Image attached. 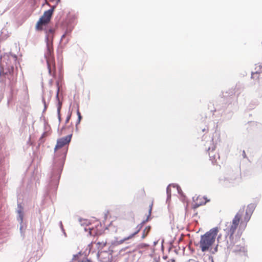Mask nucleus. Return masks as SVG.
Returning <instances> with one entry per match:
<instances>
[{
    "mask_svg": "<svg viewBox=\"0 0 262 262\" xmlns=\"http://www.w3.org/2000/svg\"><path fill=\"white\" fill-rule=\"evenodd\" d=\"M150 217L149 216H147V218L145 220H144L140 224H139L136 228V231L133 233L134 235L135 236L137 233H139V232L141 230L142 228L143 227V225L147 223L150 219Z\"/></svg>",
    "mask_w": 262,
    "mask_h": 262,
    "instance_id": "14",
    "label": "nucleus"
},
{
    "mask_svg": "<svg viewBox=\"0 0 262 262\" xmlns=\"http://www.w3.org/2000/svg\"><path fill=\"white\" fill-rule=\"evenodd\" d=\"M111 248H112V246H111L108 248L109 255H111V256L108 257L107 260L105 262H112V258H113L112 254H113L114 251L113 249H111Z\"/></svg>",
    "mask_w": 262,
    "mask_h": 262,
    "instance_id": "24",
    "label": "nucleus"
},
{
    "mask_svg": "<svg viewBox=\"0 0 262 262\" xmlns=\"http://www.w3.org/2000/svg\"><path fill=\"white\" fill-rule=\"evenodd\" d=\"M260 72L259 70H257L255 72H251V78L255 79L258 84L259 83V75Z\"/></svg>",
    "mask_w": 262,
    "mask_h": 262,
    "instance_id": "17",
    "label": "nucleus"
},
{
    "mask_svg": "<svg viewBox=\"0 0 262 262\" xmlns=\"http://www.w3.org/2000/svg\"><path fill=\"white\" fill-rule=\"evenodd\" d=\"M2 55L1 54L0 55V60H2Z\"/></svg>",
    "mask_w": 262,
    "mask_h": 262,
    "instance_id": "64",
    "label": "nucleus"
},
{
    "mask_svg": "<svg viewBox=\"0 0 262 262\" xmlns=\"http://www.w3.org/2000/svg\"><path fill=\"white\" fill-rule=\"evenodd\" d=\"M80 255L81 252H79L78 254L74 255L72 260H76L78 258L79 256Z\"/></svg>",
    "mask_w": 262,
    "mask_h": 262,
    "instance_id": "39",
    "label": "nucleus"
},
{
    "mask_svg": "<svg viewBox=\"0 0 262 262\" xmlns=\"http://www.w3.org/2000/svg\"><path fill=\"white\" fill-rule=\"evenodd\" d=\"M59 224H60V228H61V230H62V232L63 233V234H64V236H67L65 230H64V228H63V225H62V224L61 221H60V222H59Z\"/></svg>",
    "mask_w": 262,
    "mask_h": 262,
    "instance_id": "31",
    "label": "nucleus"
},
{
    "mask_svg": "<svg viewBox=\"0 0 262 262\" xmlns=\"http://www.w3.org/2000/svg\"><path fill=\"white\" fill-rule=\"evenodd\" d=\"M221 238V234H220L217 236V243H220V239Z\"/></svg>",
    "mask_w": 262,
    "mask_h": 262,
    "instance_id": "45",
    "label": "nucleus"
},
{
    "mask_svg": "<svg viewBox=\"0 0 262 262\" xmlns=\"http://www.w3.org/2000/svg\"><path fill=\"white\" fill-rule=\"evenodd\" d=\"M82 118V115L77 116V120H78L79 121H81Z\"/></svg>",
    "mask_w": 262,
    "mask_h": 262,
    "instance_id": "50",
    "label": "nucleus"
},
{
    "mask_svg": "<svg viewBox=\"0 0 262 262\" xmlns=\"http://www.w3.org/2000/svg\"><path fill=\"white\" fill-rule=\"evenodd\" d=\"M251 215L252 214L246 212L244 221H245L246 223L250 220Z\"/></svg>",
    "mask_w": 262,
    "mask_h": 262,
    "instance_id": "26",
    "label": "nucleus"
},
{
    "mask_svg": "<svg viewBox=\"0 0 262 262\" xmlns=\"http://www.w3.org/2000/svg\"><path fill=\"white\" fill-rule=\"evenodd\" d=\"M157 243H158V241L154 242V245H156L157 244Z\"/></svg>",
    "mask_w": 262,
    "mask_h": 262,
    "instance_id": "61",
    "label": "nucleus"
},
{
    "mask_svg": "<svg viewBox=\"0 0 262 262\" xmlns=\"http://www.w3.org/2000/svg\"><path fill=\"white\" fill-rule=\"evenodd\" d=\"M106 244V242H98L97 243V245L98 246V248H100V247L102 248H103Z\"/></svg>",
    "mask_w": 262,
    "mask_h": 262,
    "instance_id": "29",
    "label": "nucleus"
},
{
    "mask_svg": "<svg viewBox=\"0 0 262 262\" xmlns=\"http://www.w3.org/2000/svg\"><path fill=\"white\" fill-rule=\"evenodd\" d=\"M72 137V134H70L66 137L58 138L57 140L56 144L54 149V153L56 154L53 158L48 185L45 193L46 197H48L51 194L54 195L56 194L66 159L68 148L63 149L59 152L57 151L58 149L69 144Z\"/></svg>",
    "mask_w": 262,
    "mask_h": 262,
    "instance_id": "1",
    "label": "nucleus"
},
{
    "mask_svg": "<svg viewBox=\"0 0 262 262\" xmlns=\"http://www.w3.org/2000/svg\"><path fill=\"white\" fill-rule=\"evenodd\" d=\"M14 70L15 69H14ZM7 76L9 80V85L11 88V92H12L13 89L14 88V85L17 81L16 76L14 75V70H13V72H11L10 74H8V75H7Z\"/></svg>",
    "mask_w": 262,
    "mask_h": 262,
    "instance_id": "10",
    "label": "nucleus"
},
{
    "mask_svg": "<svg viewBox=\"0 0 262 262\" xmlns=\"http://www.w3.org/2000/svg\"><path fill=\"white\" fill-rule=\"evenodd\" d=\"M46 134V133H43L42 135V136L40 137V138H39V142H40V143H41L43 142V136Z\"/></svg>",
    "mask_w": 262,
    "mask_h": 262,
    "instance_id": "41",
    "label": "nucleus"
},
{
    "mask_svg": "<svg viewBox=\"0 0 262 262\" xmlns=\"http://www.w3.org/2000/svg\"><path fill=\"white\" fill-rule=\"evenodd\" d=\"M152 207V203L149 205V210H148V216H149V217H150V215L151 214Z\"/></svg>",
    "mask_w": 262,
    "mask_h": 262,
    "instance_id": "38",
    "label": "nucleus"
},
{
    "mask_svg": "<svg viewBox=\"0 0 262 262\" xmlns=\"http://www.w3.org/2000/svg\"><path fill=\"white\" fill-rule=\"evenodd\" d=\"M199 196H198L196 199V200L197 201V202H199V203H204V202L205 201H199Z\"/></svg>",
    "mask_w": 262,
    "mask_h": 262,
    "instance_id": "47",
    "label": "nucleus"
},
{
    "mask_svg": "<svg viewBox=\"0 0 262 262\" xmlns=\"http://www.w3.org/2000/svg\"><path fill=\"white\" fill-rule=\"evenodd\" d=\"M66 124H64V125L62 126V127L61 128V131H63V130H64L66 129V128L67 127L66 126Z\"/></svg>",
    "mask_w": 262,
    "mask_h": 262,
    "instance_id": "48",
    "label": "nucleus"
},
{
    "mask_svg": "<svg viewBox=\"0 0 262 262\" xmlns=\"http://www.w3.org/2000/svg\"><path fill=\"white\" fill-rule=\"evenodd\" d=\"M197 215H198V213H197V212H196V213H194V214H193V215H192V217H195V216H197Z\"/></svg>",
    "mask_w": 262,
    "mask_h": 262,
    "instance_id": "55",
    "label": "nucleus"
},
{
    "mask_svg": "<svg viewBox=\"0 0 262 262\" xmlns=\"http://www.w3.org/2000/svg\"><path fill=\"white\" fill-rule=\"evenodd\" d=\"M171 194H167V199L166 202L169 201L171 199Z\"/></svg>",
    "mask_w": 262,
    "mask_h": 262,
    "instance_id": "42",
    "label": "nucleus"
},
{
    "mask_svg": "<svg viewBox=\"0 0 262 262\" xmlns=\"http://www.w3.org/2000/svg\"><path fill=\"white\" fill-rule=\"evenodd\" d=\"M235 253H241L242 255H247V250L244 246L236 245L233 250Z\"/></svg>",
    "mask_w": 262,
    "mask_h": 262,
    "instance_id": "12",
    "label": "nucleus"
},
{
    "mask_svg": "<svg viewBox=\"0 0 262 262\" xmlns=\"http://www.w3.org/2000/svg\"><path fill=\"white\" fill-rule=\"evenodd\" d=\"M238 171L236 170H229L226 176L220 177L219 179V184L224 187H230L233 186L237 179L239 178Z\"/></svg>",
    "mask_w": 262,
    "mask_h": 262,
    "instance_id": "4",
    "label": "nucleus"
},
{
    "mask_svg": "<svg viewBox=\"0 0 262 262\" xmlns=\"http://www.w3.org/2000/svg\"><path fill=\"white\" fill-rule=\"evenodd\" d=\"M150 229H151L150 226H147L144 229V230L143 231V232H142V236H141L142 239H144L147 235V234L149 232Z\"/></svg>",
    "mask_w": 262,
    "mask_h": 262,
    "instance_id": "21",
    "label": "nucleus"
},
{
    "mask_svg": "<svg viewBox=\"0 0 262 262\" xmlns=\"http://www.w3.org/2000/svg\"><path fill=\"white\" fill-rule=\"evenodd\" d=\"M11 98H9L8 99V102H7V103H8V104H9V103H10V101H11Z\"/></svg>",
    "mask_w": 262,
    "mask_h": 262,
    "instance_id": "57",
    "label": "nucleus"
},
{
    "mask_svg": "<svg viewBox=\"0 0 262 262\" xmlns=\"http://www.w3.org/2000/svg\"><path fill=\"white\" fill-rule=\"evenodd\" d=\"M256 205L255 203H251L247 206L246 212L250 214H252L254 210Z\"/></svg>",
    "mask_w": 262,
    "mask_h": 262,
    "instance_id": "18",
    "label": "nucleus"
},
{
    "mask_svg": "<svg viewBox=\"0 0 262 262\" xmlns=\"http://www.w3.org/2000/svg\"><path fill=\"white\" fill-rule=\"evenodd\" d=\"M17 208H18V209L17 211V213H18V216H19V212L18 211L19 210H20L21 212L22 215H23V218H24L23 207L21 206L20 204H17Z\"/></svg>",
    "mask_w": 262,
    "mask_h": 262,
    "instance_id": "28",
    "label": "nucleus"
},
{
    "mask_svg": "<svg viewBox=\"0 0 262 262\" xmlns=\"http://www.w3.org/2000/svg\"><path fill=\"white\" fill-rule=\"evenodd\" d=\"M233 111H232L231 112H230V113H229L227 115H226V117L228 119H229L231 118L232 115H233Z\"/></svg>",
    "mask_w": 262,
    "mask_h": 262,
    "instance_id": "36",
    "label": "nucleus"
},
{
    "mask_svg": "<svg viewBox=\"0 0 262 262\" xmlns=\"http://www.w3.org/2000/svg\"><path fill=\"white\" fill-rule=\"evenodd\" d=\"M60 2V0H56V5H58Z\"/></svg>",
    "mask_w": 262,
    "mask_h": 262,
    "instance_id": "59",
    "label": "nucleus"
},
{
    "mask_svg": "<svg viewBox=\"0 0 262 262\" xmlns=\"http://www.w3.org/2000/svg\"><path fill=\"white\" fill-rule=\"evenodd\" d=\"M172 187L173 188H176L178 194L180 195L182 201H184L185 199H186V195L183 193V191L182 190L181 187L177 184H172Z\"/></svg>",
    "mask_w": 262,
    "mask_h": 262,
    "instance_id": "15",
    "label": "nucleus"
},
{
    "mask_svg": "<svg viewBox=\"0 0 262 262\" xmlns=\"http://www.w3.org/2000/svg\"><path fill=\"white\" fill-rule=\"evenodd\" d=\"M71 105H72V103H70L69 111L68 113V115H67L66 119L65 124H67L69 122L71 118V116H72V111H71Z\"/></svg>",
    "mask_w": 262,
    "mask_h": 262,
    "instance_id": "22",
    "label": "nucleus"
},
{
    "mask_svg": "<svg viewBox=\"0 0 262 262\" xmlns=\"http://www.w3.org/2000/svg\"><path fill=\"white\" fill-rule=\"evenodd\" d=\"M80 122H81V121H79L78 120H77L76 124H75V126H78V124H80Z\"/></svg>",
    "mask_w": 262,
    "mask_h": 262,
    "instance_id": "49",
    "label": "nucleus"
},
{
    "mask_svg": "<svg viewBox=\"0 0 262 262\" xmlns=\"http://www.w3.org/2000/svg\"><path fill=\"white\" fill-rule=\"evenodd\" d=\"M100 252H99V251H98V252H97V258H99V257H100Z\"/></svg>",
    "mask_w": 262,
    "mask_h": 262,
    "instance_id": "53",
    "label": "nucleus"
},
{
    "mask_svg": "<svg viewBox=\"0 0 262 262\" xmlns=\"http://www.w3.org/2000/svg\"><path fill=\"white\" fill-rule=\"evenodd\" d=\"M57 114L58 120V122H59L58 125H59L61 123V114H60V113H57Z\"/></svg>",
    "mask_w": 262,
    "mask_h": 262,
    "instance_id": "37",
    "label": "nucleus"
},
{
    "mask_svg": "<svg viewBox=\"0 0 262 262\" xmlns=\"http://www.w3.org/2000/svg\"><path fill=\"white\" fill-rule=\"evenodd\" d=\"M56 85L57 86L56 94V106H57V113H60L61 109L62 108V101L60 100L59 96V81H56Z\"/></svg>",
    "mask_w": 262,
    "mask_h": 262,
    "instance_id": "11",
    "label": "nucleus"
},
{
    "mask_svg": "<svg viewBox=\"0 0 262 262\" xmlns=\"http://www.w3.org/2000/svg\"><path fill=\"white\" fill-rule=\"evenodd\" d=\"M209 201V200H206L204 203H199V202H196L194 204H193V206H192V208L193 209H196L197 208H198L199 207H200V206H202V205H204L205 204H206V203L207 202Z\"/></svg>",
    "mask_w": 262,
    "mask_h": 262,
    "instance_id": "23",
    "label": "nucleus"
},
{
    "mask_svg": "<svg viewBox=\"0 0 262 262\" xmlns=\"http://www.w3.org/2000/svg\"><path fill=\"white\" fill-rule=\"evenodd\" d=\"M149 246V245L146 243H141L139 244L137 247L139 249L146 248Z\"/></svg>",
    "mask_w": 262,
    "mask_h": 262,
    "instance_id": "27",
    "label": "nucleus"
},
{
    "mask_svg": "<svg viewBox=\"0 0 262 262\" xmlns=\"http://www.w3.org/2000/svg\"><path fill=\"white\" fill-rule=\"evenodd\" d=\"M78 221H79L80 224L81 225V226H88L91 224L90 222L88 220L84 219H83L81 217H79Z\"/></svg>",
    "mask_w": 262,
    "mask_h": 262,
    "instance_id": "19",
    "label": "nucleus"
},
{
    "mask_svg": "<svg viewBox=\"0 0 262 262\" xmlns=\"http://www.w3.org/2000/svg\"><path fill=\"white\" fill-rule=\"evenodd\" d=\"M42 103H43V105H44V108L45 109H47L48 108V104H47V103L46 102V100L44 98V97H42Z\"/></svg>",
    "mask_w": 262,
    "mask_h": 262,
    "instance_id": "35",
    "label": "nucleus"
},
{
    "mask_svg": "<svg viewBox=\"0 0 262 262\" xmlns=\"http://www.w3.org/2000/svg\"><path fill=\"white\" fill-rule=\"evenodd\" d=\"M72 126V123H71L70 124V125H69V126H67V128H69L71 127Z\"/></svg>",
    "mask_w": 262,
    "mask_h": 262,
    "instance_id": "60",
    "label": "nucleus"
},
{
    "mask_svg": "<svg viewBox=\"0 0 262 262\" xmlns=\"http://www.w3.org/2000/svg\"><path fill=\"white\" fill-rule=\"evenodd\" d=\"M46 33L45 42L46 43V51L44 57L46 60L49 73L52 75L51 65L54 66L55 60L53 53V39L54 30L52 28L45 29Z\"/></svg>",
    "mask_w": 262,
    "mask_h": 262,
    "instance_id": "2",
    "label": "nucleus"
},
{
    "mask_svg": "<svg viewBox=\"0 0 262 262\" xmlns=\"http://www.w3.org/2000/svg\"><path fill=\"white\" fill-rule=\"evenodd\" d=\"M170 261H171V262H176V260H175V259H174V258H173L170 259Z\"/></svg>",
    "mask_w": 262,
    "mask_h": 262,
    "instance_id": "56",
    "label": "nucleus"
},
{
    "mask_svg": "<svg viewBox=\"0 0 262 262\" xmlns=\"http://www.w3.org/2000/svg\"><path fill=\"white\" fill-rule=\"evenodd\" d=\"M129 247L127 246V247H126L124 248H122L120 250V252H122V251H125L126 250V249H127Z\"/></svg>",
    "mask_w": 262,
    "mask_h": 262,
    "instance_id": "46",
    "label": "nucleus"
},
{
    "mask_svg": "<svg viewBox=\"0 0 262 262\" xmlns=\"http://www.w3.org/2000/svg\"><path fill=\"white\" fill-rule=\"evenodd\" d=\"M235 243V241L234 239L233 234L230 233V235L228 238L223 242V245H221V246H225V249L226 248L228 251H230L234 246Z\"/></svg>",
    "mask_w": 262,
    "mask_h": 262,
    "instance_id": "8",
    "label": "nucleus"
},
{
    "mask_svg": "<svg viewBox=\"0 0 262 262\" xmlns=\"http://www.w3.org/2000/svg\"><path fill=\"white\" fill-rule=\"evenodd\" d=\"M75 130H76V132H78V126H76Z\"/></svg>",
    "mask_w": 262,
    "mask_h": 262,
    "instance_id": "63",
    "label": "nucleus"
},
{
    "mask_svg": "<svg viewBox=\"0 0 262 262\" xmlns=\"http://www.w3.org/2000/svg\"><path fill=\"white\" fill-rule=\"evenodd\" d=\"M52 10H46L44 12L43 15L39 18L37 21L35 26V29L37 31L43 30V28L40 25H47L51 20L53 14L51 13Z\"/></svg>",
    "mask_w": 262,
    "mask_h": 262,
    "instance_id": "6",
    "label": "nucleus"
},
{
    "mask_svg": "<svg viewBox=\"0 0 262 262\" xmlns=\"http://www.w3.org/2000/svg\"><path fill=\"white\" fill-rule=\"evenodd\" d=\"M57 5H56V3L55 5H53L52 6H51V8L50 9H49L48 10L49 11L52 10L51 13L53 14L54 11L55 9H56V7H57Z\"/></svg>",
    "mask_w": 262,
    "mask_h": 262,
    "instance_id": "32",
    "label": "nucleus"
},
{
    "mask_svg": "<svg viewBox=\"0 0 262 262\" xmlns=\"http://www.w3.org/2000/svg\"><path fill=\"white\" fill-rule=\"evenodd\" d=\"M189 250H190L191 252H194V249H193V248H191L190 247H189Z\"/></svg>",
    "mask_w": 262,
    "mask_h": 262,
    "instance_id": "52",
    "label": "nucleus"
},
{
    "mask_svg": "<svg viewBox=\"0 0 262 262\" xmlns=\"http://www.w3.org/2000/svg\"><path fill=\"white\" fill-rule=\"evenodd\" d=\"M18 212L19 216H17V221L19 222L20 225L19 231L21 236L24 238L25 236V231L26 229L27 226L26 224L23 222V218L21 211L19 210Z\"/></svg>",
    "mask_w": 262,
    "mask_h": 262,
    "instance_id": "9",
    "label": "nucleus"
},
{
    "mask_svg": "<svg viewBox=\"0 0 262 262\" xmlns=\"http://www.w3.org/2000/svg\"><path fill=\"white\" fill-rule=\"evenodd\" d=\"M10 56H11L13 58L15 61L17 60V57L16 55L13 54L11 52H9L8 53H4V54L2 55V58H4V59H6L9 58Z\"/></svg>",
    "mask_w": 262,
    "mask_h": 262,
    "instance_id": "20",
    "label": "nucleus"
},
{
    "mask_svg": "<svg viewBox=\"0 0 262 262\" xmlns=\"http://www.w3.org/2000/svg\"><path fill=\"white\" fill-rule=\"evenodd\" d=\"M47 109H45V108H43V110L42 111V113H45Z\"/></svg>",
    "mask_w": 262,
    "mask_h": 262,
    "instance_id": "62",
    "label": "nucleus"
},
{
    "mask_svg": "<svg viewBox=\"0 0 262 262\" xmlns=\"http://www.w3.org/2000/svg\"><path fill=\"white\" fill-rule=\"evenodd\" d=\"M134 236V235L132 233L130 235H129L128 236H127L126 237H124V238H123L120 241H118L117 238H116L115 240L112 242V246H118L119 245H120V244H122L124 242L132 238Z\"/></svg>",
    "mask_w": 262,
    "mask_h": 262,
    "instance_id": "13",
    "label": "nucleus"
},
{
    "mask_svg": "<svg viewBox=\"0 0 262 262\" xmlns=\"http://www.w3.org/2000/svg\"><path fill=\"white\" fill-rule=\"evenodd\" d=\"M77 107H78V106ZM76 114H77V116H79L81 115L80 112H79L78 108L77 110Z\"/></svg>",
    "mask_w": 262,
    "mask_h": 262,
    "instance_id": "43",
    "label": "nucleus"
},
{
    "mask_svg": "<svg viewBox=\"0 0 262 262\" xmlns=\"http://www.w3.org/2000/svg\"><path fill=\"white\" fill-rule=\"evenodd\" d=\"M240 220L241 215L238 213H237L232 220V224L227 223V224L226 225L227 227L224 229L225 233V240L228 238L230 235V233L231 234H234L236 229L237 228V226H238Z\"/></svg>",
    "mask_w": 262,
    "mask_h": 262,
    "instance_id": "5",
    "label": "nucleus"
},
{
    "mask_svg": "<svg viewBox=\"0 0 262 262\" xmlns=\"http://www.w3.org/2000/svg\"><path fill=\"white\" fill-rule=\"evenodd\" d=\"M174 246L173 245H171L170 246L169 248H168V251H170V250L172 249V248H173Z\"/></svg>",
    "mask_w": 262,
    "mask_h": 262,
    "instance_id": "54",
    "label": "nucleus"
},
{
    "mask_svg": "<svg viewBox=\"0 0 262 262\" xmlns=\"http://www.w3.org/2000/svg\"><path fill=\"white\" fill-rule=\"evenodd\" d=\"M209 157H210V160L212 161V163L214 164V160H215V155L211 156V154L209 152Z\"/></svg>",
    "mask_w": 262,
    "mask_h": 262,
    "instance_id": "33",
    "label": "nucleus"
},
{
    "mask_svg": "<svg viewBox=\"0 0 262 262\" xmlns=\"http://www.w3.org/2000/svg\"><path fill=\"white\" fill-rule=\"evenodd\" d=\"M242 156H243V157L244 158H246V155L245 150L243 151Z\"/></svg>",
    "mask_w": 262,
    "mask_h": 262,
    "instance_id": "51",
    "label": "nucleus"
},
{
    "mask_svg": "<svg viewBox=\"0 0 262 262\" xmlns=\"http://www.w3.org/2000/svg\"><path fill=\"white\" fill-rule=\"evenodd\" d=\"M62 26L65 31L61 36L60 41L63 40L66 36L70 35L72 32L74 27V19L73 18L66 19L62 22Z\"/></svg>",
    "mask_w": 262,
    "mask_h": 262,
    "instance_id": "7",
    "label": "nucleus"
},
{
    "mask_svg": "<svg viewBox=\"0 0 262 262\" xmlns=\"http://www.w3.org/2000/svg\"><path fill=\"white\" fill-rule=\"evenodd\" d=\"M219 229L217 227L212 228L205 234L201 235V239L199 244H195V246L199 244L200 248L203 252H207L215 243Z\"/></svg>",
    "mask_w": 262,
    "mask_h": 262,
    "instance_id": "3",
    "label": "nucleus"
},
{
    "mask_svg": "<svg viewBox=\"0 0 262 262\" xmlns=\"http://www.w3.org/2000/svg\"><path fill=\"white\" fill-rule=\"evenodd\" d=\"M180 249V247H179V248H178V249H175L174 250V253H175L176 254H178V251H179V250Z\"/></svg>",
    "mask_w": 262,
    "mask_h": 262,
    "instance_id": "44",
    "label": "nucleus"
},
{
    "mask_svg": "<svg viewBox=\"0 0 262 262\" xmlns=\"http://www.w3.org/2000/svg\"><path fill=\"white\" fill-rule=\"evenodd\" d=\"M218 246V244H217L214 248H212V246L211 247L208 251L211 254H215L217 251Z\"/></svg>",
    "mask_w": 262,
    "mask_h": 262,
    "instance_id": "25",
    "label": "nucleus"
},
{
    "mask_svg": "<svg viewBox=\"0 0 262 262\" xmlns=\"http://www.w3.org/2000/svg\"><path fill=\"white\" fill-rule=\"evenodd\" d=\"M233 105H234V108H233V111H236V110H237V108H238V107H237V102H234Z\"/></svg>",
    "mask_w": 262,
    "mask_h": 262,
    "instance_id": "40",
    "label": "nucleus"
},
{
    "mask_svg": "<svg viewBox=\"0 0 262 262\" xmlns=\"http://www.w3.org/2000/svg\"><path fill=\"white\" fill-rule=\"evenodd\" d=\"M2 162H3V159L2 158L0 159V173L2 172ZM4 174L3 172L2 173H0V177L3 176Z\"/></svg>",
    "mask_w": 262,
    "mask_h": 262,
    "instance_id": "34",
    "label": "nucleus"
},
{
    "mask_svg": "<svg viewBox=\"0 0 262 262\" xmlns=\"http://www.w3.org/2000/svg\"><path fill=\"white\" fill-rule=\"evenodd\" d=\"M88 229L89 230V233L91 236H98L102 233V232L100 230H94L93 228H89Z\"/></svg>",
    "mask_w": 262,
    "mask_h": 262,
    "instance_id": "16",
    "label": "nucleus"
},
{
    "mask_svg": "<svg viewBox=\"0 0 262 262\" xmlns=\"http://www.w3.org/2000/svg\"><path fill=\"white\" fill-rule=\"evenodd\" d=\"M168 258L167 256L165 255V256H163V258L164 259H166L167 258Z\"/></svg>",
    "mask_w": 262,
    "mask_h": 262,
    "instance_id": "58",
    "label": "nucleus"
},
{
    "mask_svg": "<svg viewBox=\"0 0 262 262\" xmlns=\"http://www.w3.org/2000/svg\"><path fill=\"white\" fill-rule=\"evenodd\" d=\"M172 184H175V183H171L169 184L166 188V194H171V188L170 187L172 186Z\"/></svg>",
    "mask_w": 262,
    "mask_h": 262,
    "instance_id": "30",
    "label": "nucleus"
}]
</instances>
